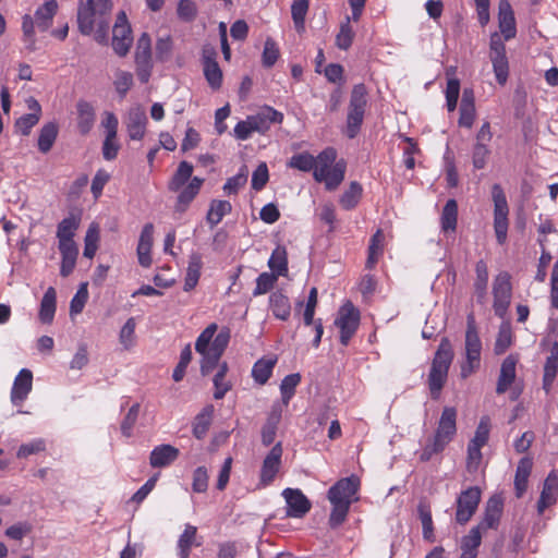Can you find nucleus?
I'll use <instances>...</instances> for the list:
<instances>
[{
  "mask_svg": "<svg viewBox=\"0 0 558 558\" xmlns=\"http://www.w3.org/2000/svg\"><path fill=\"white\" fill-rule=\"evenodd\" d=\"M359 489L360 478L355 475L340 478L328 489L327 498L331 504L328 520L330 527H338L347 520L351 505L359 499Z\"/></svg>",
  "mask_w": 558,
  "mask_h": 558,
  "instance_id": "f03ea898",
  "label": "nucleus"
},
{
  "mask_svg": "<svg viewBox=\"0 0 558 558\" xmlns=\"http://www.w3.org/2000/svg\"><path fill=\"white\" fill-rule=\"evenodd\" d=\"M502 512V502L499 498L492 497L486 505L484 518L478 525L475 527H480L482 530L495 529L497 527L500 517Z\"/></svg>",
  "mask_w": 558,
  "mask_h": 558,
  "instance_id": "cd10ccee",
  "label": "nucleus"
},
{
  "mask_svg": "<svg viewBox=\"0 0 558 558\" xmlns=\"http://www.w3.org/2000/svg\"><path fill=\"white\" fill-rule=\"evenodd\" d=\"M533 468V461L529 457H523L519 460L515 476H514V490L515 496L521 498L527 488L529 477Z\"/></svg>",
  "mask_w": 558,
  "mask_h": 558,
  "instance_id": "bb28decb",
  "label": "nucleus"
},
{
  "mask_svg": "<svg viewBox=\"0 0 558 558\" xmlns=\"http://www.w3.org/2000/svg\"><path fill=\"white\" fill-rule=\"evenodd\" d=\"M135 329L136 319L134 317H130L126 319V322L119 331V342L122 345V348L126 351L131 350L136 344Z\"/></svg>",
  "mask_w": 558,
  "mask_h": 558,
  "instance_id": "79ce46f5",
  "label": "nucleus"
},
{
  "mask_svg": "<svg viewBox=\"0 0 558 558\" xmlns=\"http://www.w3.org/2000/svg\"><path fill=\"white\" fill-rule=\"evenodd\" d=\"M232 210V205L228 201L214 199L210 203L206 220L207 223L214 228L216 227L222 218L230 214Z\"/></svg>",
  "mask_w": 558,
  "mask_h": 558,
  "instance_id": "4c0bfd02",
  "label": "nucleus"
},
{
  "mask_svg": "<svg viewBox=\"0 0 558 558\" xmlns=\"http://www.w3.org/2000/svg\"><path fill=\"white\" fill-rule=\"evenodd\" d=\"M453 349L448 338H442L435 352L427 383L433 399L437 400L447 381L448 372L453 361Z\"/></svg>",
  "mask_w": 558,
  "mask_h": 558,
  "instance_id": "20e7f679",
  "label": "nucleus"
},
{
  "mask_svg": "<svg viewBox=\"0 0 558 558\" xmlns=\"http://www.w3.org/2000/svg\"><path fill=\"white\" fill-rule=\"evenodd\" d=\"M277 281V275L271 272H262L256 279V287L253 291V295H262L270 291Z\"/></svg>",
  "mask_w": 558,
  "mask_h": 558,
  "instance_id": "338daca9",
  "label": "nucleus"
},
{
  "mask_svg": "<svg viewBox=\"0 0 558 558\" xmlns=\"http://www.w3.org/2000/svg\"><path fill=\"white\" fill-rule=\"evenodd\" d=\"M457 415L456 408L445 407L433 436L447 445L451 442L457 434Z\"/></svg>",
  "mask_w": 558,
  "mask_h": 558,
  "instance_id": "dca6fc26",
  "label": "nucleus"
},
{
  "mask_svg": "<svg viewBox=\"0 0 558 558\" xmlns=\"http://www.w3.org/2000/svg\"><path fill=\"white\" fill-rule=\"evenodd\" d=\"M476 279L474 282L475 292L478 298H484L488 283V269L486 263L481 259L475 266Z\"/></svg>",
  "mask_w": 558,
  "mask_h": 558,
  "instance_id": "603ef678",
  "label": "nucleus"
},
{
  "mask_svg": "<svg viewBox=\"0 0 558 558\" xmlns=\"http://www.w3.org/2000/svg\"><path fill=\"white\" fill-rule=\"evenodd\" d=\"M558 373V341H554L550 347V354L547 356L544 365L543 389L549 393Z\"/></svg>",
  "mask_w": 558,
  "mask_h": 558,
  "instance_id": "b1692460",
  "label": "nucleus"
},
{
  "mask_svg": "<svg viewBox=\"0 0 558 558\" xmlns=\"http://www.w3.org/2000/svg\"><path fill=\"white\" fill-rule=\"evenodd\" d=\"M197 541V527L186 523L184 530L178 538L177 549L179 558H189L193 546H201Z\"/></svg>",
  "mask_w": 558,
  "mask_h": 558,
  "instance_id": "393cba45",
  "label": "nucleus"
},
{
  "mask_svg": "<svg viewBox=\"0 0 558 558\" xmlns=\"http://www.w3.org/2000/svg\"><path fill=\"white\" fill-rule=\"evenodd\" d=\"M126 130L129 137L133 141H140L145 136L147 117L143 109L140 107L132 108L129 111L126 119Z\"/></svg>",
  "mask_w": 558,
  "mask_h": 558,
  "instance_id": "6ab92c4d",
  "label": "nucleus"
},
{
  "mask_svg": "<svg viewBox=\"0 0 558 558\" xmlns=\"http://www.w3.org/2000/svg\"><path fill=\"white\" fill-rule=\"evenodd\" d=\"M202 267L203 262L201 255L197 253H193L189 259L186 276L183 284L184 291L189 292L196 287L201 277Z\"/></svg>",
  "mask_w": 558,
  "mask_h": 558,
  "instance_id": "473e14b6",
  "label": "nucleus"
},
{
  "mask_svg": "<svg viewBox=\"0 0 558 558\" xmlns=\"http://www.w3.org/2000/svg\"><path fill=\"white\" fill-rule=\"evenodd\" d=\"M136 74L142 83H147L151 74V53L135 52Z\"/></svg>",
  "mask_w": 558,
  "mask_h": 558,
  "instance_id": "49530a36",
  "label": "nucleus"
},
{
  "mask_svg": "<svg viewBox=\"0 0 558 558\" xmlns=\"http://www.w3.org/2000/svg\"><path fill=\"white\" fill-rule=\"evenodd\" d=\"M482 341L480 339L474 317L468 316L466 331H465V345L464 355L465 360L460 366V375L462 378H468L475 373L481 366Z\"/></svg>",
  "mask_w": 558,
  "mask_h": 558,
  "instance_id": "39448f33",
  "label": "nucleus"
},
{
  "mask_svg": "<svg viewBox=\"0 0 558 558\" xmlns=\"http://www.w3.org/2000/svg\"><path fill=\"white\" fill-rule=\"evenodd\" d=\"M493 295L495 314L502 317L510 305L512 295L511 277L507 271H501L496 276L493 283Z\"/></svg>",
  "mask_w": 558,
  "mask_h": 558,
  "instance_id": "9b49d317",
  "label": "nucleus"
},
{
  "mask_svg": "<svg viewBox=\"0 0 558 558\" xmlns=\"http://www.w3.org/2000/svg\"><path fill=\"white\" fill-rule=\"evenodd\" d=\"M204 183V179L194 177L191 181L181 189L180 194L178 195L175 210L183 213L186 210L192 201L199 193L201 187Z\"/></svg>",
  "mask_w": 558,
  "mask_h": 558,
  "instance_id": "a878e982",
  "label": "nucleus"
},
{
  "mask_svg": "<svg viewBox=\"0 0 558 558\" xmlns=\"http://www.w3.org/2000/svg\"><path fill=\"white\" fill-rule=\"evenodd\" d=\"M490 420L488 416H483L476 427L474 437L470 440L471 444L484 447L489 438Z\"/></svg>",
  "mask_w": 558,
  "mask_h": 558,
  "instance_id": "680f3d73",
  "label": "nucleus"
},
{
  "mask_svg": "<svg viewBox=\"0 0 558 558\" xmlns=\"http://www.w3.org/2000/svg\"><path fill=\"white\" fill-rule=\"evenodd\" d=\"M141 405L140 403H134L125 414L124 418L121 422V433L125 437H131L133 433V428L138 418Z\"/></svg>",
  "mask_w": 558,
  "mask_h": 558,
  "instance_id": "bf43d9fd",
  "label": "nucleus"
},
{
  "mask_svg": "<svg viewBox=\"0 0 558 558\" xmlns=\"http://www.w3.org/2000/svg\"><path fill=\"white\" fill-rule=\"evenodd\" d=\"M99 240V231L96 225H90L85 235L84 256L93 258L97 251V243Z\"/></svg>",
  "mask_w": 558,
  "mask_h": 558,
  "instance_id": "e2e57ef3",
  "label": "nucleus"
},
{
  "mask_svg": "<svg viewBox=\"0 0 558 558\" xmlns=\"http://www.w3.org/2000/svg\"><path fill=\"white\" fill-rule=\"evenodd\" d=\"M269 306L276 318L287 320L290 317L291 304L289 298L281 291H275L270 294Z\"/></svg>",
  "mask_w": 558,
  "mask_h": 558,
  "instance_id": "2f4dec72",
  "label": "nucleus"
},
{
  "mask_svg": "<svg viewBox=\"0 0 558 558\" xmlns=\"http://www.w3.org/2000/svg\"><path fill=\"white\" fill-rule=\"evenodd\" d=\"M482 531L480 527H472L468 535L461 539V558H475L477 548L482 542Z\"/></svg>",
  "mask_w": 558,
  "mask_h": 558,
  "instance_id": "72a5a7b5",
  "label": "nucleus"
},
{
  "mask_svg": "<svg viewBox=\"0 0 558 558\" xmlns=\"http://www.w3.org/2000/svg\"><path fill=\"white\" fill-rule=\"evenodd\" d=\"M558 498V477L550 472L544 481L543 489L537 501V512L543 514L544 511L556 504Z\"/></svg>",
  "mask_w": 558,
  "mask_h": 558,
  "instance_id": "412c9836",
  "label": "nucleus"
},
{
  "mask_svg": "<svg viewBox=\"0 0 558 558\" xmlns=\"http://www.w3.org/2000/svg\"><path fill=\"white\" fill-rule=\"evenodd\" d=\"M518 356L510 354L501 363L500 373L496 386V392L498 395L505 393L509 387L515 380L517 372L515 367L518 364Z\"/></svg>",
  "mask_w": 558,
  "mask_h": 558,
  "instance_id": "aec40b11",
  "label": "nucleus"
},
{
  "mask_svg": "<svg viewBox=\"0 0 558 558\" xmlns=\"http://www.w3.org/2000/svg\"><path fill=\"white\" fill-rule=\"evenodd\" d=\"M113 85L119 96L124 98L133 86V74L128 71L117 70Z\"/></svg>",
  "mask_w": 558,
  "mask_h": 558,
  "instance_id": "4d7b16f0",
  "label": "nucleus"
},
{
  "mask_svg": "<svg viewBox=\"0 0 558 558\" xmlns=\"http://www.w3.org/2000/svg\"><path fill=\"white\" fill-rule=\"evenodd\" d=\"M57 136L58 126L56 123L49 122L43 125L38 136V149L44 154L48 153L52 148Z\"/></svg>",
  "mask_w": 558,
  "mask_h": 558,
  "instance_id": "a19ab883",
  "label": "nucleus"
},
{
  "mask_svg": "<svg viewBox=\"0 0 558 558\" xmlns=\"http://www.w3.org/2000/svg\"><path fill=\"white\" fill-rule=\"evenodd\" d=\"M489 59L493 64L496 81L500 85H504L509 75V62L506 53V45L498 33H494L490 36Z\"/></svg>",
  "mask_w": 558,
  "mask_h": 558,
  "instance_id": "9d476101",
  "label": "nucleus"
},
{
  "mask_svg": "<svg viewBox=\"0 0 558 558\" xmlns=\"http://www.w3.org/2000/svg\"><path fill=\"white\" fill-rule=\"evenodd\" d=\"M110 0H81L77 10L78 29L83 35H90L99 44L108 43L109 21L106 15L111 10Z\"/></svg>",
  "mask_w": 558,
  "mask_h": 558,
  "instance_id": "f257e3e1",
  "label": "nucleus"
},
{
  "mask_svg": "<svg viewBox=\"0 0 558 558\" xmlns=\"http://www.w3.org/2000/svg\"><path fill=\"white\" fill-rule=\"evenodd\" d=\"M246 181H247V172L243 168V169H241V171L238 174L229 178L226 181L222 189H223L225 193L228 195L236 194L239 192V190L245 185Z\"/></svg>",
  "mask_w": 558,
  "mask_h": 558,
  "instance_id": "774afa93",
  "label": "nucleus"
},
{
  "mask_svg": "<svg viewBox=\"0 0 558 558\" xmlns=\"http://www.w3.org/2000/svg\"><path fill=\"white\" fill-rule=\"evenodd\" d=\"M80 227V217L71 215L64 219H62L57 228V238L59 241L64 240H73L75 235V231Z\"/></svg>",
  "mask_w": 558,
  "mask_h": 558,
  "instance_id": "a18cd8bd",
  "label": "nucleus"
},
{
  "mask_svg": "<svg viewBox=\"0 0 558 558\" xmlns=\"http://www.w3.org/2000/svg\"><path fill=\"white\" fill-rule=\"evenodd\" d=\"M301 381L300 374H290L287 375L281 384H280V392H281V401L282 403L289 405L290 400L295 393V388Z\"/></svg>",
  "mask_w": 558,
  "mask_h": 558,
  "instance_id": "8fccbe9b",
  "label": "nucleus"
},
{
  "mask_svg": "<svg viewBox=\"0 0 558 558\" xmlns=\"http://www.w3.org/2000/svg\"><path fill=\"white\" fill-rule=\"evenodd\" d=\"M355 33L350 24V17L345 16L344 21L340 24V29L336 35V46L341 50H348L354 39Z\"/></svg>",
  "mask_w": 558,
  "mask_h": 558,
  "instance_id": "09e8293b",
  "label": "nucleus"
},
{
  "mask_svg": "<svg viewBox=\"0 0 558 558\" xmlns=\"http://www.w3.org/2000/svg\"><path fill=\"white\" fill-rule=\"evenodd\" d=\"M482 498V490L478 486H470L463 489L456 500V522L464 525L476 512Z\"/></svg>",
  "mask_w": 558,
  "mask_h": 558,
  "instance_id": "6e6552de",
  "label": "nucleus"
},
{
  "mask_svg": "<svg viewBox=\"0 0 558 558\" xmlns=\"http://www.w3.org/2000/svg\"><path fill=\"white\" fill-rule=\"evenodd\" d=\"M46 450V441L43 438L33 439L27 444L20 446L16 456L20 459H25L32 454H37Z\"/></svg>",
  "mask_w": 558,
  "mask_h": 558,
  "instance_id": "69168bd1",
  "label": "nucleus"
},
{
  "mask_svg": "<svg viewBox=\"0 0 558 558\" xmlns=\"http://www.w3.org/2000/svg\"><path fill=\"white\" fill-rule=\"evenodd\" d=\"M57 10V0H44V3L36 10L34 19L40 32H46L51 26Z\"/></svg>",
  "mask_w": 558,
  "mask_h": 558,
  "instance_id": "c85d7f7f",
  "label": "nucleus"
},
{
  "mask_svg": "<svg viewBox=\"0 0 558 558\" xmlns=\"http://www.w3.org/2000/svg\"><path fill=\"white\" fill-rule=\"evenodd\" d=\"M215 408L213 404L205 405L202 411L194 417L193 421V436L196 439H203L207 435L213 422Z\"/></svg>",
  "mask_w": 558,
  "mask_h": 558,
  "instance_id": "c756f323",
  "label": "nucleus"
},
{
  "mask_svg": "<svg viewBox=\"0 0 558 558\" xmlns=\"http://www.w3.org/2000/svg\"><path fill=\"white\" fill-rule=\"evenodd\" d=\"M204 76L213 90H218L222 85V71L218 63L204 64Z\"/></svg>",
  "mask_w": 558,
  "mask_h": 558,
  "instance_id": "864d4df0",
  "label": "nucleus"
},
{
  "mask_svg": "<svg viewBox=\"0 0 558 558\" xmlns=\"http://www.w3.org/2000/svg\"><path fill=\"white\" fill-rule=\"evenodd\" d=\"M33 388V373L27 368H22L15 376L11 389V402L13 405H22L27 399Z\"/></svg>",
  "mask_w": 558,
  "mask_h": 558,
  "instance_id": "f3484780",
  "label": "nucleus"
},
{
  "mask_svg": "<svg viewBox=\"0 0 558 558\" xmlns=\"http://www.w3.org/2000/svg\"><path fill=\"white\" fill-rule=\"evenodd\" d=\"M56 290L49 287L40 302L39 319L44 324H50L53 320L56 313Z\"/></svg>",
  "mask_w": 558,
  "mask_h": 558,
  "instance_id": "e433bc0d",
  "label": "nucleus"
},
{
  "mask_svg": "<svg viewBox=\"0 0 558 558\" xmlns=\"http://www.w3.org/2000/svg\"><path fill=\"white\" fill-rule=\"evenodd\" d=\"M269 268L277 274L283 276L288 271V257L284 246L278 245L268 259Z\"/></svg>",
  "mask_w": 558,
  "mask_h": 558,
  "instance_id": "c03bdc74",
  "label": "nucleus"
},
{
  "mask_svg": "<svg viewBox=\"0 0 558 558\" xmlns=\"http://www.w3.org/2000/svg\"><path fill=\"white\" fill-rule=\"evenodd\" d=\"M316 159L313 169V177L316 182L325 183L328 191L336 190L344 179L345 162L337 161V150L333 147H327L322 150Z\"/></svg>",
  "mask_w": 558,
  "mask_h": 558,
  "instance_id": "7ed1b4c3",
  "label": "nucleus"
},
{
  "mask_svg": "<svg viewBox=\"0 0 558 558\" xmlns=\"http://www.w3.org/2000/svg\"><path fill=\"white\" fill-rule=\"evenodd\" d=\"M282 496L287 504V517L303 518L311 510V501L299 488H286Z\"/></svg>",
  "mask_w": 558,
  "mask_h": 558,
  "instance_id": "ddd939ff",
  "label": "nucleus"
},
{
  "mask_svg": "<svg viewBox=\"0 0 558 558\" xmlns=\"http://www.w3.org/2000/svg\"><path fill=\"white\" fill-rule=\"evenodd\" d=\"M280 54L279 47L272 38H267L264 44L262 63L265 68H271Z\"/></svg>",
  "mask_w": 558,
  "mask_h": 558,
  "instance_id": "13d9d810",
  "label": "nucleus"
},
{
  "mask_svg": "<svg viewBox=\"0 0 558 558\" xmlns=\"http://www.w3.org/2000/svg\"><path fill=\"white\" fill-rule=\"evenodd\" d=\"M511 343H512L511 329L509 326L502 325L498 331V335H497V338L495 341V347H494L495 354L500 355V354L505 353L506 350L511 345Z\"/></svg>",
  "mask_w": 558,
  "mask_h": 558,
  "instance_id": "0e129e2a",
  "label": "nucleus"
},
{
  "mask_svg": "<svg viewBox=\"0 0 558 558\" xmlns=\"http://www.w3.org/2000/svg\"><path fill=\"white\" fill-rule=\"evenodd\" d=\"M179 454L178 448L171 445H159L151 450L149 463L153 468H166L174 462Z\"/></svg>",
  "mask_w": 558,
  "mask_h": 558,
  "instance_id": "5701e85b",
  "label": "nucleus"
},
{
  "mask_svg": "<svg viewBox=\"0 0 558 558\" xmlns=\"http://www.w3.org/2000/svg\"><path fill=\"white\" fill-rule=\"evenodd\" d=\"M458 204L456 199H448L440 217L441 230L445 233H453L457 229Z\"/></svg>",
  "mask_w": 558,
  "mask_h": 558,
  "instance_id": "f704fd0d",
  "label": "nucleus"
},
{
  "mask_svg": "<svg viewBox=\"0 0 558 558\" xmlns=\"http://www.w3.org/2000/svg\"><path fill=\"white\" fill-rule=\"evenodd\" d=\"M417 512L422 523L423 538L428 542H434L435 535L430 506L426 501H420Z\"/></svg>",
  "mask_w": 558,
  "mask_h": 558,
  "instance_id": "ea45409f",
  "label": "nucleus"
},
{
  "mask_svg": "<svg viewBox=\"0 0 558 558\" xmlns=\"http://www.w3.org/2000/svg\"><path fill=\"white\" fill-rule=\"evenodd\" d=\"M192 174L193 165L187 161H181L168 184L169 191L179 192L187 182L191 181Z\"/></svg>",
  "mask_w": 558,
  "mask_h": 558,
  "instance_id": "c9c22d12",
  "label": "nucleus"
},
{
  "mask_svg": "<svg viewBox=\"0 0 558 558\" xmlns=\"http://www.w3.org/2000/svg\"><path fill=\"white\" fill-rule=\"evenodd\" d=\"M274 360H265L260 359L258 360L252 368V376L256 383L259 385H264L267 383L269 377L272 374V368L275 366Z\"/></svg>",
  "mask_w": 558,
  "mask_h": 558,
  "instance_id": "de8ad7c7",
  "label": "nucleus"
},
{
  "mask_svg": "<svg viewBox=\"0 0 558 558\" xmlns=\"http://www.w3.org/2000/svg\"><path fill=\"white\" fill-rule=\"evenodd\" d=\"M282 446L277 442L265 457L260 473L259 482L263 486L271 484L281 468Z\"/></svg>",
  "mask_w": 558,
  "mask_h": 558,
  "instance_id": "4468645a",
  "label": "nucleus"
},
{
  "mask_svg": "<svg viewBox=\"0 0 558 558\" xmlns=\"http://www.w3.org/2000/svg\"><path fill=\"white\" fill-rule=\"evenodd\" d=\"M247 118L254 132L259 134H266L271 124H280L283 121V114L269 106L263 107L256 114L247 116Z\"/></svg>",
  "mask_w": 558,
  "mask_h": 558,
  "instance_id": "2eb2a0df",
  "label": "nucleus"
},
{
  "mask_svg": "<svg viewBox=\"0 0 558 558\" xmlns=\"http://www.w3.org/2000/svg\"><path fill=\"white\" fill-rule=\"evenodd\" d=\"M360 311L351 301H347L338 311L335 325L340 329V342L348 345L360 325Z\"/></svg>",
  "mask_w": 558,
  "mask_h": 558,
  "instance_id": "1a4fd4ad",
  "label": "nucleus"
},
{
  "mask_svg": "<svg viewBox=\"0 0 558 558\" xmlns=\"http://www.w3.org/2000/svg\"><path fill=\"white\" fill-rule=\"evenodd\" d=\"M217 328V324L213 323L201 332L195 342V350L197 353H204L205 351L210 350V344Z\"/></svg>",
  "mask_w": 558,
  "mask_h": 558,
  "instance_id": "6e6d98bb",
  "label": "nucleus"
},
{
  "mask_svg": "<svg viewBox=\"0 0 558 558\" xmlns=\"http://www.w3.org/2000/svg\"><path fill=\"white\" fill-rule=\"evenodd\" d=\"M363 189L359 182H351L348 190L341 195L339 203L345 210L353 209L362 197Z\"/></svg>",
  "mask_w": 558,
  "mask_h": 558,
  "instance_id": "37998d69",
  "label": "nucleus"
},
{
  "mask_svg": "<svg viewBox=\"0 0 558 558\" xmlns=\"http://www.w3.org/2000/svg\"><path fill=\"white\" fill-rule=\"evenodd\" d=\"M154 225L146 223L141 232L137 244V256L141 266L148 268L151 265L150 251L153 246Z\"/></svg>",
  "mask_w": 558,
  "mask_h": 558,
  "instance_id": "4be33fe9",
  "label": "nucleus"
},
{
  "mask_svg": "<svg viewBox=\"0 0 558 558\" xmlns=\"http://www.w3.org/2000/svg\"><path fill=\"white\" fill-rule=\"evenodd\" d=\"M76 109L77 129L82 135H86L90 132L95 123L94 107L85 100H80L76 105Z\"/></svg>",
  "mask_w": 558,
  "mask_h": 558,
  "instance_id": "7c9ffc66",
  "label": "nucleus"
},
{
  "mask_svg": "<svg viewBox=\"0 0 558 558\" xmlns=\"http://www.w3.org/2000/svg\"><path fill=\"white\" fill-rule=\"evenodd\" d=\"M446 447H447V444H445L440 439L433 436L432 438L428 439L426 445L423 447V449L420 453V460L422 462H427V461L432 460V458L435 454L441 453Z\"/></svg>",
  "mask_w": 558,
  "mask_h": 558,
  "instance_id": "5fc2aeb1",
  "label": "nucleus"
},
{
  "mask_svg": "<svg viewBox=\"0 0 558 558\" xmlns=\"http://www.w3.org/2000/svg\"><path fill=\"white\" fill-rule=\"evenodd\" d=\"M498 26L505 40H510L517 35L514 12L508 0H500L498 4Z\"/></svg>",
  "mask_w": 558,
  "mask_h": 558,
  "instance_id": "a211bd4d",
  "label": "nucleus"
},
{
  "mask_svg": "<svg viewBox=\"0 0 558 558\" xmlns=\"http://www.w3.org/2000/svg\"><path fill=\"white\" fill-rule=\"evenodd\" d=\"M367 88L363 83L353 86L347 114L345 135L354 138L359 134L364 121L367 107Z\"/></svg>",
  "mask_w": 558,
  "mask_h": 558,
  "instance_id": "423d86ee",
  "label": "nucleus"
},
{
  "mask_svg": "<svg viewBox=\"0 0 558 558\" xmlns=\"http://www.w3.org/2000/svg\"><path fill=\"white\" fill-rule=\"evenodd\" d=\"M460 94V82L458 78H449L446 86V106L449 112L457 108L458 98Z\"/></svg>",
  "mask_w": 558,
  "mask_h": 558,
  "instance_id": "052dcab7",
  "label": "nucleus"
},
{
  "mask_svg": "<svg viewBox=\"0 0 558 558\" xmlns=\"http://www.w3.org/2000/svg\"><path fill=\"white\" fill-rule=\"evenodd\" d=\"M385 235L381 230H377L371 238L368 245V256L366 260V268L373 269L377 264L379 257L384 252Z\"/></svg>",
  "mask_w": 558,
  "mask_h": 558,
  "instance_id": "58836bf2",
  "label": "nucleus"
},
{
  "mask_svg": "<svg viewBox=\"0 0 558 558\" xmlns=\"http://www.w3.org/2000/svg\"><path fill=\"white\" fill-rule=\"evenodd\" d=\"M133 43L132 29L124 12L117 16L112 28V47L120 57L126 56Z\"/></svg>",
  "mask_w": 558,
  "mask_h": 558,
  "instance_id": "f8f14e48",
  "label": "nucleus"
},
{
  "mask_svg": "<svg viewBox=\"0 0 558 558\" xmlns=\"http://www.w3.org/2000/svg\"><path fill=\"white\" fill-rule=\"evenodd\" d=\"M315 165V157L307 151L295 154L288 161V167L298 169L303 172L312 171Z\"/></svg>",
  "mask_w": 558,
  "mask_h": 558,
  "instance_id": "3c124183",
  "label": "nucleus"
},
{
  "mask_svg": "<svg viewBox=\"0 0 558 558\" xmlns=\"http://www.w3.org/2000/svg\"><path fill=\"white\" fill-rule=\"evenodd\" d=\"M492 197L494 202V230L497 242L502 245L507 241L509 206L502 187L497 183L492 187Z\"/></svg>",
  "mask_w": 558,
  "mask_h": 558,
  "instance_id": "0eeeda50",
  "label": "nucleus"
}]
</instances>
